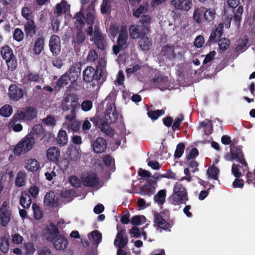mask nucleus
Masks as SVG:
<instances>
[{"label": "nucleus", "mask_w": 255, "mask_h": 255, "mask_svg": "<svg viewBox=\"0 0 255 255\" xmlns=\"http://www.w3.org/2000/svg\"><path fill=\"white\" fill-rule=\"evenodd\" d=\"M98 57V53L96 50H90L88 53L87 60L89 62H94L96 61Z\"/></svg>", "instance_id": "64"}, {"label": "nucleus", "mask_w": 255, "mask_h": 255, "mask_svg": "<svg viewBox=\"0 0 255 255\" xmlns=\"http://www.w3.org/2000/svg\"><path fill=\"white\" fill-rule=\"evenodd\" d=\"M23 31L19 28H15L13 33V39L18 42H20L23 40Z\"/></svg>", "instance_id": "56"}, {"label": "nucleus", "mask_w": 255, "mask_h": 255, "mask_svg": "<svg viewBox=\"0 0 255 255\" xmlns=\"http://www.w3.org/2000/svg\"><path fill=\"white\" fill-rule=\"evenodd\" d=\"M129 32L130 37L136 39L146 35L149 32V28L147 26L132 24L129 27Z\"/></svg>", "instance_id": "10"}, {"label": "nucleus", "mask_w": 255, "mask_h": 255, "mask_svg": "<svg viewBox=\"0 0 255 255\" xmlns=\"http://www.w3.org/2000/svg\"><path fill=\"white\" fill-rule=\"evenodd\" d=\"M44 39L42 36L38 37L35 40L33 51L35 55H39L44 49Z\"/></svg>", "instance_id": "27"}, {"label": "nucleus", "mask_w": 255, "mask_h": 255, "mask_svg": "<svg viewBox=\"0 0 255 255\" xmlns=\"http://www.w3.org/2000/svg\"><path fill=\"white\" fill-rule=\"evenodd\" d=\"M9 249V239L3 237L0 241V251L3 254H7Z\"/></svg>", "instance_id": "39"}, {"label": "nucleus", "mask_w": 255, "mask_h": 255, "mask_svg": "<svg viewBox=\"0 0 255 255\" xmlns=\"http://www.w3.org/2000/svg\"><path fill=\"white\" fill-rule=\"evenodd\" d=\"M12 211L9 209V203L7 201L3 202L0 207V223L1 226H7L10 220Z\"/></svg>", "instance_id": "9"}, {"label": "nucleus", "mask_w": 255, "mask_h": 255, "mask_svg": "<svg viewBox=\"0 0 255 255\" xmlns=\"http://www.w3.org/2000/svg\"><path fill=\"white\" fill-rule=\"evenodd\" d=\"M85 40V35L84 33L81 30L78 29L74 38L73 41L78 44L82 43Z\"/></svg>", "instance_id": "48"}, {"label": "nucleus", "mask_w": 255, "mask_h": 255, "mask_svg": "<svg viewBox=\"0 0 255 255\" xmlns=\"http://www.w3.org/2000/svg\"><path fill=\"white\" fill-rule=\"evenodd\" d=\"M153 218L154 225L164 230H167L171 227L170 224L166 221V219L163 218L161 214L154 212Z\"/></svg>", "instance_id": "17"}, {"label": "nucleus", "mask_w": 255, "mask_h": 255, "mask_svg": "<svg viewBox=\"0 0 255 255\" xmlns=\"http://www.w3.org/2000/svg\"><path fill=\"white\" fill-rule=\"evenodd\" d=\"M128 238L124 229L119 231L114 241V245L119 247L117 250V255H127V252L122 249L128 243Z\"/></svg>", "instance_id": "8"}, {"label": "nucleus", "mask_w": 255, "mask_h": 255, "mask_svg": "<svg viewBox=\"0 0 255 255\" xmlns=\"http://www.w3.org/2000/svg\"><path fill=\"white\" fill-rule=\"evenodd\" d=\"M164 113L165 111L164 110H148L147 112L148 116L152 120H157L160 116L164 115Z\"/></svg>", "instance_id": "44"}, {"label": "nucleus", "mask_w": 255, "mask_h": 255, "mask_svg": "<svg viewBox=\"0 0 255 255\" xmlns=\"http://www.w3.org/2000/svg\"><path fill=\"white\" fill-rule=\"evenodd\" d=\"M37 116L35 108L29 106L26 107L23 111L19 110L13 115L12 122L33 120Z\"/></svg>", "instance_id": "6"}, {"label": "nucleus", "mask_w": 255, "mask_h": 255, "mask_svg": "<svg viewBox=\"0 0 255 255\" xmlns=\"http://www.w3.org/2000/svg\"><path fill=\"white\" fill-rule=\"evenodd\" d=\"M57 142L60 146L65 145L68 142L67 134L65 130L60 129L57 136Z\"/></svg>", "instance_id": "36"}, {"label": "nucleus", "mask_w": 255, "mask_h": 255, "mask_svg": "<svg viewBox=\"0 0 255 255\" xmlns=\"http://www.w3.org/2000/svg\"><path fill=\"white\" fill-rule=\"evenodd\" d=\"M101 10V12L103 14L109 13L111 12V1L110 0H103Z\"/></svg>", "instance_id": "53"}, {"label": "nucleus", "mask_w": 255, "mask_h": 255, "mask_svg": "<svg viewBox=\"0 0 255 255\" xmlns=\"http://www.w3.org/2000/svg\"><path fill=\"white\" fill-rule=\"evenodd\" d=\"M54 248L58 251H63L68 246V242L67 238L63 234H61L51 242Z\"/></svg>", "instance_id": "20"}, {"label": "nucleus", "mask_w": 255, "mask_h": 255, "mask_svg": "<svg viewBox=\"0 0 255 255\" xmlns=\"http://www.w3.org/2000/svg\"><path fill=\"white\" fill-rule=\"evenodd\" d=\"M23 246L25 250V255H33L35 252L33 244L31 242L25 243Z\"/></svg>", "instance_id": "50"}, {"label": "nucleus", "mask_w": 255, "mask_h": 255, "mask_svg": "<svg viewBox=\"0 0 255 255\" xmlns=\"http://www.w3.org/2000/svg\"><path fill=\"white\" fill-rule=\"evenodd\" d=\"M25 174L24 172L19 171L15 179V184L18 187H22L25 184L24 177Z\"/></svg>", "instance_id": "51"}, {"label": "nucleus", "mask_w": 255, "mask_h": 255, "mask_svg": "<svg viewBox=\"0 0 255 255\" xmlns=\"http://www.w3.org/2000/svg\"><path fill=\"white\" fill-rule=\"evenodd\" d=\"M80 158L78 151L76 149H71L69 151L68 158L72 161H76Z\"/></svg>", "instance_id": "60"}, {"label": "nucleus", "mask_w": 255, "mask_h": 255, "mask_svg": "<svg viewBox=\"0 0 255 255\" xmlns=\"http://www.w3.org/2000/svg\"><path fill=\"white\" fill-rule=\"evenodd\" d=\"M61 224H63L64 222H58L56 225L53 223H50L49 226L47 228L46 231L44 234L46 240L51 242L54 241L55 238L60 235L58 227Z\"/></svg>", "instance_id": "11"}, {"label": "nucleus", "mask_w": 255, "mask_h": 255, "mask_svg": "<svg viewBox=\"0 0 255 255\" xmlns=\"http://www.w3.org/2000/svg\"><path fill=\"white\" fill-rule=\"evenodd\" d=\"M223 24L220 23L215 28H213L209 36L208 42L215 43L219 40L223 34Z\"/></svg>", "instance_id": "21"}, {"label": "nucleus", "mask_w": 255, "mask_h": 255, "mask_svg": "<svg viewBox=\"0 0 255 255\" xmlns=\"http://www.w3.org/2000/svg\"><path fill=\"white\" fill-rule=\"evenodd\" d=\"M231 150L234 160L237 161L245 166V168L243 169V172H245L249 170L248 164L245 159L242 148L240 146H234L231 148Z\"/></svg>", "instance_id": "12"}, {"label": "nucleus", "mask_w": 255, "mask_h": 255, "mask_svg": "<svg viewBox=\"0 0 255 255\" xmlns=\"http://www.w3.org/2000/svg\"><path fill=\"white\" fill-rule=\"evenodd\" d=\"M24 31L27 37L32 38L36 32V26L33 20L27 21L24 25Z\"/></svg>", "instance_id": "24"}, {"label": "nucleus", "mask_w": 255, "mask_h": 255, "mask_svg": "<svg viewBox=\"0 0 255 255\" xmlns=\"http://www.w3.org/2000/svg\"><path fill=\"white\" fill-rule=\"evenodd\" d=\"M69 183L72 186L78 188L81 187V182L78 177L75 176H71L68 179Z\"/></svg>", "instance_id": "57"}, {"label": "nucleus", "mask_w": 255, "mask_h": 255, "mask_svg": "<svg viewBox=\"0 0 255 255\" xmlns=\"http://www.w3.org/2000/svg\"><path fill=\"white\" fill-rule=\"evenodd\" d=\"M0 54L2 59L4 60L14 55L12 49L7 45L1 47Z\"/></svg>", "instance_id": "33"}, {"label": "nucleus", "mask_w": 255, "mask_h": 255, "mask_svg": "<svg viewBox=\"0 0 255 255\" xmlns=\"http://www.w3.org/2000/svg\"><path fill=\"white\" fill-rule=\"evenodd\" d=\"M26 168L31 171H36L40 167V164L35 159H30L27 160L26 162Z\"/></svg>", "instance_id": "38"}, {"label": "nucleus", "mask_w": 255, "mask_h": 255, "mask_svg": "<svg viewBox=\"0 0 255 255\" xmlns=\"http://www.w3.org/2000/svg\"><path fill=\"white\" fill-rule=\"evenodd\" d=\"M13 110L9 105H5L0 109V115L3 117L8 118L12 114Z\"/></svg>", "instance_id": "42"}, {"label": "nucleus", "mask_w": 255, "mask_h": 255, "mask_svg": "<svg viewBox=\"0 0 255 255\" xmlns=\"http://www.w3.org/2000/svg\"><path fill=\"white\" fill-rule=\"evenodd\" d=\"M82 181L85 186L89 187H95L100 183L99 178L94 173H88L87 176L82 179Z\"/></svg>", "instance_id": "18"}, {"label": "nucleus", "mask_w": 255, "mask_h": 255, "mask_svg": "<svg viewBox=\"0 0 255 255\" xmlns=\"http://www.w3.org/2000/svg\"><path fill=\"white\" fill-rule=\"evenodd\" d=\"M11 238L12 243L16 245L21 244L23 241V238L18 233L12 234Z\"/></svg>", "instance_id": "61"}, {"label": "nucleus", "mask_w": 255, "mask_h": 255, "mask_svg": "<svg viewBox=\"0 0 255 255\" xmlns=\"http://www.w3.org/2000/svg\"><path fill=\"white\" fill-rule=\"evenodd\" d=\"M171 3L175 8L185 11L189 10L192 4L190 0H172Z\"/></svg>", "instance_id": "23"}, {"label": "nucleus", "mask_w": 255, "mask_h": 255, "mask_svg": "<svg viewBox=\"0 0 255 255\" xmlns=\"http://www.w3.org/2000/svg\"><path fill=\"white\" fill-rule=\"evenodd\" d=\"M91 235L93 240V243L99 245L102 241V235L98 230H94L91 232Z\"/></svg>", "instance_id": "47"}, {"label": "nucleus", "mask_w": 255, "mask_h": 255, "mask_svg": "<svg viewBox=\"0 0 255 255\" xmlns=\"http://www.w3.org/2000/svg\"><path fill=\"white\" fill-rule=\"evenodd\" d=\"M104 120L110 122L111 123L115 122L118 119V113L116 110L115 104L109 102L107 104V108L105 112Z\"/></svg>", "instance_id": "15"}, {"label": "nucleus", "mask_w": 255, "mask_h": 255, "mask_svg": "<svg viewBox=\"0 0 255 255\" xmlns=\"http://www.w3.org/2000/svg\"><path fill=\"white\" fill-rule=\"evenodd\" d=\"M81 62H75L70 66L69 70L66 72L71 79V85H73L81 75Z\"/></svg>", "instance_id": "14"}, {"label": "nucleus", "mask_w": 255, "mask_h": 255, "mask_svg": "<svg viewBox=\"0 0 255 255\" xmlns=\"http://www.w3.org/2000/svg\"><path fill=\"white\" fill-rule=\"evenodd\" d=\"M230 41L226 38H221L218 41L219 52L222 53L227 50L230 46Z\"/></svg>", "instance_id": "40"}, {"label": "nucleus", "mask_w": 255, "mask_h": 255, "mask_svg": "<svg viewBox=\"0 0 255 255\" xmlns=\"http://www.w3.org/2000/svg\"><path fill=\"white\" fill-rule=\"evenodd\" d=\"M204 7L195 9L193 14V18L197 24H200L202 21V15L204 12Z\"/></svg>", "instance_id": "37"}, {"label": "nucleus", "mask_w": 255, "mask_h": 255, "mask_svg": "<svg viewBox=\"0 0 255 255\" xmlns=\"http://www.w3.org/2000/svg\"><path fill=\"white\" fill-rule=\"evenodd\" d=\"M60 152L59 148L55 146L49 148L46 151V156L48 159L52 162H56L58 160Z\"/></svg>", "instance_id": "25"}, {"label": "nucleus", "mask_w": 255, "mask_h": 255, "mask_svg": "<svg viewBox=\"0 0 255 255\" xmlns=\"http://www.w3.org/2000/svg\"><path fill=\"white\" fill-rule=\"evenodd\" d=\"M237 164L235 163H233L232 166V174L234 175L236 178H240L242 176V173L239 170V168H245V167Z\"/></svg>", "instance_id": "55"}, {"label": "nucleus", "mask_w": 255, "mask_h": 255, "mask_svg": "<svg viewBox=\"0 0 255 255\" xmlns=\"http://www.w3.org/2000/svg\"><path fill=\"white\" fill-rule=\"evenodd\" d=\"M54 194L53 192L47 193L44 197V202L47 206H52L54 205Z\"/></svg>", "instance_id": "45"}, {"label": "nucleus", "mask_w": 255, "mask_h": 255, "mask_svg": "<svg viewBox=\"0 0 255 255\" xmlns=\"http://www.w3.org/2000/svg\"><path fill=\"white\" fill-rule=\"evenodd\" d=\"M166 191L165 189L160 190L154 196L153 199L159 206H162L165 201Z\"/></svg>", "instance_id": "29"}, {"label": "nucleus", "mask_w": 255, "mask_h": 255, "mask_svg": "<svg viewBox=\"0 0 255 255\" xmlns=\"http://www.w3.org/2000/svg\"><path fill=\"white\" fill-rule=\"evenodd\" d=\"M69 81L71 82V79L67 75L66 72L61 75L56 82V87L59 89H61L64 86H66L69 83Z\"/></svg>", "instance_id": "32"}, {"label": "nucleus", "mask_w": 255, "mask_h": 255, "mask_svg": "<svg viewBox=\"0 0 255 255\" xmlns=\"http://www.w3.org/2000/svg\"><path fill=\"white\" fill-rule=\"evenodd\" d=\"M138 45L143 51H146L151 48L152 45V40L147 36L144 35L140 38L138 42Z\"/></svg>", "instance_id": "26"}, {"label": "nucleus", "mask_w": 255, "mask_h": 255, "mask_svg": "<svg viewBox=\"0 0 255 255\" xmlns=\"http://www.w3.org/2000/svg\"><path fill=\"white\" fill-rule=\"evenodd\" d=\"M8 69L11 71H13L17 68V60L16 56L13 55L8 59L5 60Z\"/></svg>", "instance_id": "41"}, {"label": "nucleus", "mask_w": 255, "mask_h": 255, "mask_svg": "<svg viewBox=\"0 0 255 255\" xmlns=\"http://www.w3.org/2000/svg\"><path fill=\"white\" fill-rule=\"evenodd\" d=\"M79 98L75 94H67L62 101V110L65 112L71 110L70 114L66 116V120L72 122L76 118V112L80 108Z\"/></svg>", "instance_id": "2"}, {"label": "nucleus", "mask_w": 255, "mask_h": 255, "mask_svg": "<svg viewBox=\"0 0 255 255\" xmlns=\"http://www.w3.org/2000/svg\"><path fill=\"white\" fill-rule=\"evenodd\" d=\"M198 155V149L196 147H193L187 155L186 160H194Z\"/></svg>", "instance_id": "62"}, {"label": "nucleus", "mask_w": 255, "mask_h": 255, "mask_svg": "<svg viewBox=\"0 0 255 255\" xmlns=\"http://www.w3.org/2000/svg\"><path fill=\"white\" fill-rule=\"evenodd\" d=\"M188 200L187 192L181 184H176L173 188L172 194L169 197V201L174 205L186 204Z\"/></svg>", "instance_id": "4"}, {"label": "nucleus", "mask_w": 255, "mask_h": 255, "mask_svg": "<svg viewBox=\"0 0 255 255\" xmlns=\"http://www.w3.org/2000/svg\"><path fill=\"white\" fill-rule=\"evenodd\" d=\"M155 192V187L149 184H144L140 188L139 193L142 196H150Z\"/></svg>", "instance_id": "31"}, {"label": "nucleus", "mask_w": 255, "mask_h": 255, "mask_svg": "<svg viewBox=\"0 0 255 255\" xmlns=\"http://www.w3.org/2000/svg\"><path fill=\"white\" fill-rule=\"evenodd\" d=\"M184 120V116L183 114H180L179 117L175 119L173 124L172 126V129L173 131L179 129L181 123Z\"/></svg>", "instance_id": "59"}, {"label": "nucleus", "mask_w": 255, "mask_h": 255, "mask_svg": "<svg viewBox=\"0 0 255 255\" xmlns=\"http://www.w3.org/2000/svg\"><path fill=\"white\" fill-rule=\"evenodd\" d=\"M225 16L223 23L224 24L226 28H229L231 25V22L232 19H234V13H224Z\"/></svg>", "instance_id": "58"}, {"label": "nucleus", "mask_w": 255, "mask_h": 255, "mask_svg": "<svg viewBox=\"0 0 255 255\" xmlns=\"http://www.w3.org/2000/svg\"><path fill=\"white\" fill-rule=\"evenodd\" d=\"M203 14L204 16L203 21L207 22H210L214 19L215 16V11L214 10L207 9L204 7V12Z\"/></svg>", "instance_id": "34"}, {"label": "nucleus", "mask_w": 255, "mask_h": 255, "mask_svg": "<svg viewBox=\"0 0 255 255\" xmlns=\"http://www.w3.org/2000/svg\"><path fill=\"white\" fill-rule=\"evenodd\" d=\"M12 118L11 119L9 124L11 125V127L12 128L13 130L15 132H19L22 130L23 127L22 126L19 124L17 123L19 121H15L12 122Z\"/></svg>", "instance_id": "63"}, {"label": "nucleus", "mask_w": 255, "mask_h": 255, "mask_svg": "<svg viewBox=\"0 0 255 255\" xmlns=\"http://www.w3.org/2000/svg\"><path fill=\"white\" fill-rule=\"evenodd\" d=\"M107 147V140L101 137L97 138L92 144L93 151L97 153H102L104 152L106 150Z\"/></svg>", "instance_id": "19"}, {"label": "nucleus", "mask_w": 255, "mask_h": 255, "mask_svg": "<svg viewBox=\"0 0 255 255\" xmlns=\"http://www.w3.org/2000/svg\"><path fill=\"white\" fill-rule=\"evenodd\" d=\"M31 204V199L29 194L22 192L20 198V204L24 209L29 208Z\"/></svg>", "instance_id": "30"}, {"label": "nucleus", "mask_w": 255, "mask_h": 255, "mask_svg": "<svg viewBox=\"0 0 255 255\" xmlns=\"http://www.w3.org/2000/svg\"><path fill=\"white\" fill-rule=\"evenodd\" d=\"M32 210L33 212V216L36 220H40L42 217V213L39 206L36 204H32Z\"/></svg>", "instance_id": "49"}, {"label": "nucleus", "mask_w": 255, "mask_h": 255, "mask_svg": "<svg viewBox=\"0 0 255 255\" xmlns=\"http://www.w3.org/2000/svg\"><path fill=\"white\" fill-rule=\"evenodd\" d=\"M240 3V0H227V3L225 5L224 9V13H234V21L238 26L240 24L243 12V7L239 5Z\"/></svg>", "instance_id": "3"}, {"label": "nucleus", "mask_w": 255, "mask_h": 255, "mask_svg": "<svg viewBox=\"0 0 255 255\" xmlns=\"http://www.w3.org/2000/svg\"><path fill=\"white\" fill-rule=\"evenodd\" d=\"M161 54L163 56L167 58L171 59L176 57V54L174 52V47L172 46L165 45L162 48Z\"/></svg>", "instance_id": "28"}, {"label": "nucleus", "mask_w": 255, "mask_h": 255, "mask_svg": "<svg viewBox=\"0 0 255 255\" xmlns=\"http://www.w3.org/2000/svg\"><path fill=\"white\" fill-rule=\"evenodd\" d=\"M90 121L108 136L112 137L114 136L115 131L109 125V123H111V122L105 121L98 116L91 118Z\"/></svg>", "instance_id": "7"}, {"label": "nucleus", "mask_w": 255, "mask_h": 255, "mask_svg": "<svg viewBox=\"0 0 255 255\" xmlns=\"http://www.w3.org/2000/svg\"><path fill=\"white\" fill-rule=\"evenodd\" d=\"M83 80L86 83L96 81L98 85H101L106 80V76L101 74L97 69L92 66H87L83 72Z\"/></svg>", "instance_id": "5"}, {"label": "nucleus", "mask_w": 255, "mask_h": 255, "mask_svg": "<svg viewBox=\"0 0 255 255\" xmlns=\"http://www.w3.org/2000/svg\"><path fill=\"white\" fill-rule=\"evenodd\" d=\"M185 147V145L183 142H180L177 145L174 154L175 159H179L182 156L184 153Z\"/></svg>", "instance_id": "43"}, {"label": "nucleus", "mask_w": 255, "mask_h": 255, "mask_svg": "<svg viewBox=\"0 0 255 255\" xmlns=\"http://www.w3.org/2000/svg\"><path fill=\"white\" fill-rule=\"evenodd\" d=\"M220 170L214 164L211 165L208 169L207 173L208 177L214 180L218 179V174Z\"/></svg>", "instance_id": "35"}, {"label": "nucleus", "mask_w": 255, "mask_h": 255, "mask_svg": "<svg viewBox=\"0 0 255 255\" xmlns=\"http://www.w3.org/2000/svg\"><path fill=\"white\" fill-rule=\"evenodd\" d=\"M50 50L53 56H57L61 51V41L59 37L56 35H52L49 42Z\"/></svg>", "instance_id": "16"}, {"label": "nucleus", "mask_w": 255, "mask_h": 255, "mask_svg": "<svg viewBox=\"0 0 255 255\" xmlns=\"http://www.w3.org/2000/svg\"><path fill=\"white\" fill-rule=\"evenodd\" d=\"M30 133L20 141L13 148L15 154L20 155L29 151L34 144L35 138L41 140L43 137L44 129L42 125L37 124L33 126Z\"/></svg>", "instance_id": "1"}, {"label": "nucleus", "mask_w": 255, "mask_h": 255, "mask_svg": "<svg viewBox=\"0 0 255 255\" xmlns=\"http://www.w3.org/2000/svg\"><path fill=\"white\" fill-rule=\"evenodd\" d=\"M107 61L104 58H100L99 59L96 69L99 72H101V74L104 75V70L106 67Z\"/></svg>", "instance_id": "52"}, {"label": "nucleus", "mask_w": 255, "mask_h": 255, "mask_svg": "<svg viewBox=\"0 0 255 255\" xmlns=\"http://www.w3.org/2000/svg\"><path fill=\"white\" fill-rule=\"evenodd\" d=\"M188 167L190 168L191 171L193 173H195L199 170L198 163L194 160H186Z\"/></svg>", "instance_id": "54"}, {"label": "nucleus", "mask_w": 255, "mask_h": 255, "mask_svg": "<svg viewBox=\"0 0 255 255\" xmlns=\"http://www.w3.org/2000/svg\"><path fill=\"white\" fill-rule=\"evenodd\" d=\"M24 94H26V92L15 84H11L9 86L8 97L9 99L14 102H17L21 99Z\"/></svg>", "instance_id": "13"}, {"label": "nucleus", "mask_w": 255, "mask_h": 255, "mask_svg": "<svg viewBox=\"0 0 255 255\" xmlns=\"http://www.w3.org/2000/svg\"><path fill=\"white\" fill-rule=\"evenodd\" d=\"M21 15L27 21L33 20V15H32L31 9L27 7L24 6L21 9Z\"/></svg>", "instance_id": "46"}, {"label": "nucleus", "mask_w": 255, "mask_h": 255, "mask_svg": "<svg viewBox=\"0 0 255 255\" xmlns=\"http://www.w3.org/2000/svg\"><path fill=\"white\" fill-rule=\"evenodd\" d=\"M128 35L127 29L126 26L122 25L121 27L120 34L117 39V44L124 48H127L128 44Z\"/></svg>", "instance_id": "22"}]
</instances>
